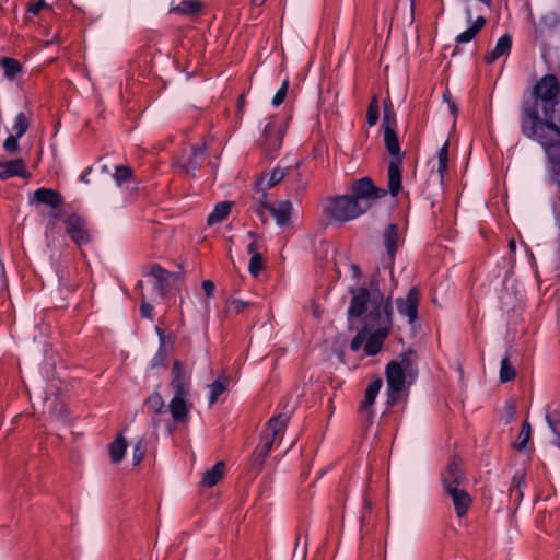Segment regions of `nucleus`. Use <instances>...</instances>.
<instances>
[{
	"mask_svg": "<svg viewBox=\"0 0 560 560\" xmlns=\"http://www.w3.org/2000/svg\"><path fill=\"white\" fill-rule=\"evenodd\" d=\"M368 124L374 126L378 120V103L377 97L373 96L368 108Z\"/></svg>",
	"mask_w": 560,
	"mask_h": 560,
	"instance_id": "42",
	"label": "nucleus"
},
{
	"mask_svg": "<svg viewBox=\"0 0 560 560\" xmlns=\"http://www.w3.org/2000/svg\"><path fill=\"white\" fill-rule=\"evenodd\" d=\"M486 24V19L482 16H479L475 20L472 25L467 28L466 31L462 32L456 36V43L457 44H464L472 40L475 36L481 31V28Z\"/></svg>",
	"mask_w": 560,
	"mask_h": 560,
	"instance_id": "26",
	"label": "nucleus"
},
{
	"mask_svg": "<svg viewBox=\"0 0 560 560\" xmlns=\"http://www.w3.org/2000/svg\"><path fill=\"white\" fill-rule=\"evenodd\" d=\"M264 137H265V149L270 151V152H276L280 147H281V133L280 131L278 130V128H276V126H273V122L270 121L266 125L265 129H264Z\"/></svg>",
	"mask_w": 560,
	"mask_h": 560,
	"instance_id": "20",
	"label": "nucleus"
},
{
	"mask_svg": "<svg viewBox=\"0 0 560 560\" xmlns=\"http://www.w3.org/2000/svg\"><path fill=\"white\" fill-rule=\"evenodd\" d=\"M233 202L231 201H222L215 205L213 211L208 215L207 224L214 225L221 223L230 214Z\"/></svg>",
	"mask_w": 560,
	"mask_h": 560,
	"instance_id": "23",
	"label": "nucleus"
},
{
	"mask_svg": "<svg viewBox=\"0 0 560 560\" xmlns=\"http://www.w3.org/2000/svg\"><path fill=\"white\" fill-rule=\"evenodd\" d=\"M256 3H262L265 0H255Z\"/></svg>",
	"mask_w": 560,
	"mask_h": 560,
	"instance_id": "62",
	"label": "nucleus"
},
{
	"mask_svg": "<svg viewBox=\"0 0 560 560\" xmlns=\"http://www.w3.org/2000/svg\"><path fill=\"white\" fill-rule=\"evenodd\" d=\"M0 63L4 75L9 79H13L21 70V63L12 58H3Z\"/></svg>",
	"mask_w": 560,
	"mask_h": 560,
	"instance_id": "32",
	"label": "nucleus"
},
{
	"mask_svg": "<svg viewBox=\"0 0 560 560\" xmlns=\"http://www.w3.org/2000/svg\"><path fill=\"white\" fill-rule=\"evenodd\" d=\"M420 302V292L413 287L405 298L396 300V307L400 315L406 316L408 323L412 324L418 318V305Z\"/></svg>",
	"mask_w": 560,
	"mask_h": 560,
	"instance_id": "9",
	"label": "nucleus"
},
{
	"mask_svg": "<svg viewBox=\"0 0 560 560\" xmlns=\"http://www.w3.org/2000/svg\"><path fill=\"white\" fill-rule=\"evenodd\" d=\"M382 380L376 378L371 382L365 390L364 400L360 405L359 412L368 420H371L373 417L372 406L374 405V401L382 388Z\"/></svg>",
	"mask_w": 560,
	"mask_h": 560,
	"instance_id": "13",
	"label": "nucleus"
},
{
	"mask_svg": "<svg viewBox=\"0 0 560 560\" xmlns=\"http://www.w3.org/2000/svg\"><path fill=\"white\" fill-rule=\"evenodd\" d=\"M383 238L387 252V257L384 259V265L386 267L392 268L394 265L397 246L400 240L398 226L396 224H389L384 231Z\"/></svg>",
	"mask_w": 560,
	"mask_h": 560,
	"instance_id": "11",
	"label": "nucleus"
},
{
	"mask_svg": "<svg viewBox=\"0 0 560 560\" xmlns=\"http://www.w3.org/2000/svg\"><path fill=\"white\" fill-rule=\"evenodd\" d=\"M290 419L289 413H280L273 418H271L265 428V432L271 434L273 438H279L282 435L288 422Z\"/></svg>",
	"mask_w": 560,
	"mask_h": 560,
	"instance_id": "22",
	"label": "nucleus"
},
{
	"mask_svg": "<svg viewBox=\"0 0 560 560\" xmlns=\"http://www.w3.org/2000/svg\"><path fill=\"white\" fill-rule=\"evenodd\" d=\"M152 424H153V427H158L159 425V422L156 421L155 418H152Z\"/></svg>",
	"mask_w": 560,
	"mask_h": 560,
	"instance_id": "59",
	"label": "nucleus"
},
{
	"mask_svg": "<svg viewBox=\"0 0 560 560\" xmlns=\"http://www.w3.org/2000/svg\"><path fill=\"white\" fill-rule=\"evenodd\" d=\"M288 89H289V81H288V79H285L283 81L281 88L278 90V92L276 93V95L272 98L273 106H279L282 104V102L284 101V98L287 96Z\"/></svg>",
	"mask_w": 560,
	"mask_h": 560,
	"instance_id": "46",
	"label": "nucleus"
},
{
	"mask_svg": "<svg viewBox=\"0 0 560 560\" xmlns=\"http://www.w3.org/2000/svg\"><path fill=\"white\" fill-rule=\"evenodd\" d=\"M172 374L171 387L174 396L168 404V410L173 420L180 423L188 419L192 408V404L188 400L190 395L189 376L184 372L178 361L174 363Z\"/></svg>",
	"mask_w": 560,
	"mask_h": 560,
	"instance_id": "5",
	"label": "nucleus"
},
{
	"mask_svg": "<svg viewBox=\"0 0 560 560\" xmlns=\"http://www.w3.org/2000/svg\"><path fill=\"white\" fill-rule=\"evenodd\" d=\"M149 276L154 280L153 289L150 294L152 296L151 300L154 303L163 301L170 292L173 283L179 279L178 275L170 272L159 265H152L150 267Z\"/></svg>",
	"mask_w": 560,
	"mask_h": 560,
	"instance_id": "7",
	"label": "nucleus"
},
{
	"mask_svg": "<svg viewBox=\"0 0 560 560\" xmlns=\"http://www.w3.org/2000/svg\"><path fill=\"white\" fill-rule=\"evenodd\" d=\"M90 172H91V168H88V170H85V171H84V173H83V174H82V176H81V180H82L83 183H85V184H89V183H90V180H89V178H88V176H89V173H90Z\"/></svg>",
	"mask_w": 560,
	"mask_h": 560,
	"instance_id": "55",
	"label": "nucleus"
},
{
	"mask_svg": "<svg viewBox=\"0 0 560 560\" xmlns=\"http://www.w3.org/2000/svg\"><path fill=\"white\" fill-rule=\"evenodd\" d=\"M30 120L24 113H19L12 126V131L18 137H22L28 129Z\"/></svg>",
	"mask_w": 560,
	"mask_h": 560,
	"instance_id": "34",
	"label": "nucleus"
},
{
	"mask_svg": "<svg viewBox=\"0 0 560 560\" xmlns=\"http://www.w3.org/2000/svg\"><path fill=\"white\" fill-rule=\"evenodd\" d=\"M395 126H396L395 115L390 110L385 109L384 117H383L384 131L387 130L388 128L395 130Z\"/></svg>",
	"mask_w": 560,
	"mask_h": 560,
	"instance_id": "50",
	"label": "nucleus"
},
{
	"mask_svg": "<svg viewBox=\"0 0 560 560\" xmlns=\"http://www.w3.org/2000/svg\"><path fill=\"white\" fill-rule=\"evenodd\" d=\"M366 340V330H365V327L357 334V336L352 339L351 343H350V348L351 350L353 351H358L362 345L365 342Z\"/></svg>",
	"mask_w": 560,
	"mask_h": 560,
	"instance_id": "48",
	"label": "nucleus"
},
{
	"mask_svg": "<svg viewBox=\"0 0 560 560\" xmlns=\"http://www.w3.org/2000/svg\"><path fill=\"white\" fill-rule=\"evenodd\" d=\"M530 438V424L528 422H524L521 432L518 434V441L516 447L518 450H524Z\"/></svg>",
	"mask_w": 560,
	"mask_h": 560,
	"instance_id": "43",
	"label": "nucleus"
},
{
	"mask_svg": "<svg viewBox=\"0 0 560 560\" xmlns=\"http://www.w3.org/2000/svg\"><path fill=\"white\" fill-rule=\"evenodd\" d=\"M142 284H143L142 281H139L138 284H137V288L142 289Z\"/></svg>",
	"mask_w": 560,
	"mask_h": 560,
	"instance_id": "60",
	"label": "nucleus"
},
{
	"mask_svg": "<svg viewBox=\"0 0 560 560\" xmlns=\"http://www.w3.org/2000/svg\"><path fill=\"white\" fill-rule=\"evenodd\" d=\"M252 305L250 302H245L240 299H230L228 301L226 311L233 312L235 314L242 313L245 308L249 307Z\"/></svg>",
	"mask_w": 560,
	"mask_h": 560,
	"instance_id": "40",
	"label": "nucleus"
},
{
	"mask_svg": "<svg viewBox=\"0 0 560 560\" xmlns=\"http://www.w3.org/2000/svg\"><path fill=\"white\" fill-rule=\"evenodd\" d=\"M261 207L269 210L279 226L289 224L293 211V205L290 200H282L277 205L262 203Z\"/></svg>",
	"mask_w": 560,
	"mask_h": 560,
	"instance_id": "12",
	"label": "nucleus"
},
{
	"mask_svg": "<svg viewBox=\"0 0 560 560\" xmlns=\"http://www.w3.org/2000/svg\"><path fill=\"white\" fill-rule=\"evenodd\" d=\"M200 9V3L197 1H183L180 2L174 11L183 14L195 13Z\"/></svg>",
	"mask_w": 560,
	"mask_h": 560,
	"instance_id": "41",
	"label": "nucleus"
},
{
	"mask_svg": "<svg viewBox=\"0 0 560 560\" xmlns=\"http://www.w3.org/2000/svg\"><path fill=\"white\" fill-rule=\"evenodd\" d=\"M516 373H515V369L514 366L510 363V358L509 355H506L505 358L502 359L501 361V366H500V381L503 382V383H506V382H510L512 381L514 377H515Z\"/></svg>",
	"mask_w": 560,
	"mask_h": 560,
	"instance_id": "33",
	"label": "nucleus"
},
{
	"mask_svg": "<svg viewBox=\"0 0 560 560\" xmlns=\"http://www.w3.org/2000/svg\"><path fill=\"white\" fill-rule=\"evenodd\" d=\"M512 47V37L509 34H504L499 38L494 48L488 52L485 57L486 62L492 63L500 57L510 52Z\"/></svg>",
	"mask_w": 560,
	"mask_h": 560,
	"instance_id": "19",
	"label": "nucleus"
},
{
	"mask_svg": "<svg viewBox=\"0 0 560 560\" xmlns=\"http://www.w3.org/2000/svg\"><path fill=\"white\" fill-rule=\"evenodd\" d=\"M288 171H291V166H278L270 173L261 174L258 180L256 182L257 189L264 191L266 189L275 187L288 175Z\"/></svg>",
	"mask_w": 560,
	"mask_h": 560,
	"instance_id": "14",
	"label": "nucleus"
},
{
	"mask_svg": "<svg viewBox=\"0 0 560 560\" xmlns=\"http://www.w3.org/2000/svg\"><path fill=\"white\" fill-rule=\"evenodd\" d=\"M225 465L223 462H218L210 470H207L202 475L201 482L206 487H213L224 476Z\"/></svg>",
	"mask_w": 560,
	"mask_h": 560,
	"instance_id": "25",
	"label": "nucleus"
},
{
	"mask_svg": "<svg viewBox=\"0 0 560 560\" xmlns=\"http://www.w3.org/2000/svg\"><path fill=\"white\" fill-rule=\"evenodd\" d=\"M352 299L348 308L350 319L364 317L366 340L364 351L368 355L376 354L386 339L392 325L390 295L385 299L374 281L371 291L365 288L351 290Z\"/></svg>",
	"mask_w": 560,
	"mask_h": 560,
	"instance_id": "1",
	"label": "nucleus"
},
{
	"mask_svg": "<svg viewBox=\"0 0 560 560\" xmlns=\"http://www.w3.org/2000/svg\"><path fill=\"white\" fill-rule=\"evenodd\" d=\"M33 198L38 203H44L51 208H58L62 203L60 194L51 188H38L34 191Z\"/></svg>",
	"mask_w": 560,
	"mask_h": 560,
	"instance_id": "18",
	"label": "nucleus"
},
{
	"mask_svg": "<svg viewBox=\"0 0 560 560\" xmlns=\"http://www.w3.org/2000/svg\"><path fill=\"white\" fill-rule=\"evenodd\" d=\"M66 231L71 240L78 245L86 244L90 242V233L86 222L83 218L77 214H71L65 220Z\"/></svg>",
	"mask_w": 560,
	"mask_h": 560,
	"instance_id": "10",
	"label": "nucleus"
},
{
	"mask_svg": "<svg viewBox=\"0 0 560 560\" xmlns=\"http://www.w3.org/2000/svg\"><path fill=\"white\" fill-rule=\"evenodd\" d=\"M535 103H530L537 109L540 106L542 122L558 121L560 124V90L558 80L553 74L542 77L534 88ZM529 104V102H524Z\"/></svg>",
	"mask_w": 560,
	"mask_h": 560,
	"instance_id": "4",
	"label": "nucleus"
},
{
	"mask_svg": "<svg viewBox=\"0 0 560 560\" xmlns=\"http://www.w3.org/2000/svg\"><path fill=\"white\" fill-rule=\"evenodd\" d=\"M408 374L401 371V368L396 363H388L386 368V381H387V395L388 402L394 405L400 397V394L405 389L406 380Z\"/></svg>",
	"mask_w": 560,
	"mask_h": 560,
	"instance_id": "8",
	"label": "nucleus"
},
{
	"mask_svg": "<svg viewBox=\"0 0 560 560\" xmlns=\"http://www.w3.org/2000/svg\"><path fill=\"white\" fill-rule=\"evenodd\" d=\"M262 269H264L262 255H261V253H255L254 256L250 257L249 272L254 277H257Z\"/></svg>",
	"mask_w": 560,
	"mask_h": 560,
	"instance_id": "39",
	"label": "nucleus"
},
{
	"mask_svg": "<svg viewBox=\"0 0 560 560\" xmlns=\"http://www.w3.org/2000/svg\"><path fill=\"white\" fill-rule=\"evenodd\" d=\"M127 450V442L122 435H118L109 445V456L113 463H120Z\"/></svg>",
	"mask_w": 560,
	"mask_h": 560,
	"instance_id": "27",
	"label": "nucleus"
},
{
	"mask_svg": "<svg viewBox=\"0 0 560 560\" xmlns=\"http://www.w3.org/2000/svg\"><path fill=\"white\" fill-rule=\"evenodd\" d=\"M526 487L524 475H515L513 479V486L511 488V494L515 493L517 500L523 499V490Z\"/></svg>",
	"mask_w": 560,
	"mask_h": 560,
	"instance_id": "38",
	"label": "nucleus"
},
{
	"mask_svg": "<svg viewBox=\"0 0 560 560\" xmlns=\"http://www.w3.org/2000/svg\"><path fill=\"white\" fill-rule=\"evenodd\" d=\"M228 386V378L221 376L218 380H215L213 383H211L209 388V406H212L215 404L218 398L221 394H223L226 390Z\"/></svg>",
	"mask_w": 560,
	"mask_h": 560,
	"instance_id": "28",
	"label": "nucleus"
},
{
	"mask_svg": "<svg viewBox=\"0 0 560 560\" xmlns=\"http://www.w3.org/2000/svg\"><path fill=\"white\" fill-rule=\"evenodd\" d=\"M272 446L273 442H269L268 436H261L260 444L254 452V462L256 465H262Z\"/></svg>",
	"mask_w": 560,
	"mask_h": 560,
	"instance_id": "29",
	"label": "nucleus"
},
{
	"mask_svg": "<svg viewBox=\"0 0 560 560\" xmlns=\"http://www.w3.org/2000/svg\"><path fill=\"white\" fill-rule=\"evenodd\" d=\"M205 145L194 147L190 156L185 161H179L178 166L183 173L189 176H195L196 170H198L205 161Z\"/></svg>",
	"mask_w": 560,
	"mask_h": 560,
	"instance_id": "15",
	"label": "nucleus"
},
{
	"mask_svg": "<svg viewBox=\"0 0 560 560\" xmlns=\"http://www.w3.org/2000/svg\"><path fill=\"white\" fill-rule=\"evenodd\" d=\"M558 121L542 122L534 105L521 107L520 126L522 133L539 142L552 164L550 180L560 188V127Z\"/></svg>",
	"mask_w": 560,
	"mask_h": 560,
	"instance_id": "2",
	"label": "nucleus"
},
{
	"mask_svg": "<svg viewBox=\"0 0 560 560\" xmlns=\"http://www.w3.org/2000/svg\"><path fill=\"white\" fill-rule=\"evenodd\" d=\"M467 15L469 19L471 18V12L469 10H467Z\"/></svg>",
	"mask_w": 560,
	"mask_h": 560,
	"instance_id": "61",
	"label": "nucleus"
},
{
	"mask_svg": "<svg viewBox=\"0 0 560 560\" xmlns=\"http://www.w3.org/2000/svg\"><path fill=\"white\" fill-rule=\"evenodd\" d=\"M307 183H308V180L306 177H304L301 173L296 174V179H295V189L296 190L305 189L307 186Z\"/></svg>",
	"mask_w": 560,
	"mask_h": 560,
	"instance_id": "52",
	"label": "nucleus"
},
{
	"mask_svg": "<svg viewBox=\"0 0 560 560\" xmlns=\"http://www.w3.org/2000/svg\"><path fill=\"white\" fill-rule=\"evenodd\" d=\"M261 436H268L269 442H275L277 438H273L271 434H268L267 432H262Z\"/></svg>",
	"mask_w": 560,
	"mask_h": 560,
	"instance_id": "57",
	"label": "nucleus"
},
{
	"mask_svg": "<svg viewBox=\"0 0 560 560\" xmlns=\"http://www.w3.org/2000/svg\"><path fill=\"white\" fill-rule=\"evenodd\" d=\"M49 5L45 0H37L28 5L27 11L34 15H37L42 10L48 9Z\"/></svg>",
	"mask_w": 560,
	"mask_h": 560,
	"instance_id": "51",
	"label": "nucleus"
},
{
	"mask_svg": "<svg viewBox=\"0 0 560 560\" xmlns=\"http://www.w3.org/2000/svg\"><path fill=\"white\" fill-rule=\"evenodd\" d=\"M145 455L144 440L141 438L133 446L132 460L133 465H139Z\"/></svg>",
	"mask_w": 560,
	"mask_h": 560,
	"instance_id": "44",
	"label": "nucleus"
},
{
	"mask_svg": "<svg viewBox=\"0 0 560 560\" xmlns=\"http://www.w3.org/2000/svg\"><path fill=\"white\" fill-rule=\"evenodd\" d=\"M509 247H510V249H511L512 252H514V250L516 249V243H515V241H514V240H511V241L509 242Z\"/></svg>",
	"mask_w": 560,
	"mask_h": 560,
	"instance_id": "56",
	"label": "nucleus"
},
{
	"mask_svg": "<svg viewBox=\"0 0 560 560\" xmlns=\"http://www.w3.org/2000/svg\"><path fill=\"white\" fill-rule=\"evenodd\" d=\"M247 236L252 238V242L247 246V252L252 256H254L255 253H261L262 245L257 241L256 234L254 232H248Z\"/></svg>",
	"mask_w": 560,
	"mask_h": 560,
	"instance_id": "47",
	"label": "nucleus"
},
{
	"mask_svg": "<svg viewBox=\"0 0 560 560\" xmlns=\"http://www.w3.org/2000/svg\"><path fill=\"white\" fill-rule=\"evenodd\" d=\"M447 162H448V142H445L439 151L438 172L440 173L441 177H443L444 173L447 170Z\"/></svg>",
	"mask_w": 560,
	"mask_h": 560,
	"instance_id": "37",
	"label": "nucleus"
},
{
	"mask_svg": "<svg viewBox=\"0 0 560 560\" xmlns=\"http://www.w3.org/2000/svg\"><path fill=\"white\" fill-rule=\"evenodd\" d=\"M385 195L386 190L375 187L370 178L364 177L353 184L350 196L343 195L327 199L324 212L336 221H350L366 212L373 201Z\"/></svg>",
	"mask_w": 560,
	"mask_h": 560,
	"instance_id": "3",
	"label": "nucleus"
},
{
	"mask_svg": "<svg viewBox=\"0 0 560 560\" xmlns=\"http://www.w3.org/2000/svg\"><path fill=\"white\" fill-rule=\"evenodd\" d=\"M390 363L398 364V366L401 368V371L406 372L411 380L417 374L415 353L411 350L402 352L397 360L392 361Z\"/></svg>",
	"mask_w": 560,
	"mask_h": 560,
	"instance_id": "24",
	"label": "nucleus"
},
{
	"mask_svg": "<svg viewBox=\"0 0 560 560\" xmlns=\"http://www.w3.org/2000/svg\"><path fill=\"white\" fill-rule=\"evenodd\" d=\"M384 141L387 151L394 158L388 165V191L392 196H397L401 188V161L404 154L400 151V144L394 129L384 131Z\"/></svg>",
	"mask_w": 560,
	"mask_h": 560,
	"instance_id": "6",
	"label": "nucleus"
},
{
	"mask_svg": "<svg viewBox=\"0 0 560 560\" xmlns=\"http://www.w3.org/2000/svg\"><path fill=\"white\" fill-rule=\"evenodd\" d=\"M131 168L128 166H117L115 170L114 178L118 185L131 177Z\"/></svg>",
	"mask_w": 560,
	"mask_h": 560,
	"instance_id": "45",
	"label": "nucleus"
},
{
	"mask_svg": "<svg viewBox=\"0 0 560 560\" xmlns=\"http://www.w3.org/2000/svg\"><path fill=\"white\" fill-rule=\"evenodd\" d=\"M20 137H18L16 135L12 133L10 135L4 143H3V147L4 149L8 151V152H11V153H14L19 150V143H18V139Z\"/></svg>",
	"mask_w": 560,
	"mask_h": 560,
	"instance_id": "49",
	"label": "nucleus"
},
{
	"mask_svg": "<svg viewBox=\"0 0 560 560\" xmlns=\"http://www.w3.org/2000/svg\"><path fill=\"white\" fill-rule=\"evenodd\" d=\"M546 419L555 435L552 439V444L560 448V410H555L552 413H547Z\"/></svg>",
	"mask_w": 560,
	"mask_h": 560,
	"instance_id": "30",
	"label": "nucleus"
},
{
	"mask_svg": "<svg viewBox=\"0 0 560 560\" xmlns=\"http://www.w3.org/2000/svg\"><path fill=\"white\" fill-rule=\"evenodd\" d=\"M145 407L149 411L158 415L164 411L165 402L159 393H153L147 398Z\"/></svg>",
	"mask_w": 560,
	"mask_h": 560,
	"instance_id": "31",
	"label": "nucleus"
},
{
	"mask_svg": "<svg viewBox=\"0 0 560 560\" xmlns=\"http://www.w3.org/2000/svg\"><path fill=\"white\" fill-rule=\"evenodd\" d=\"M25 166L21 159L0 162V178L8 179L13 176H24Z\"/></svg>",
	"mask_w": 560,
	"mask_h": 560,
	"instance_id": "21",
	"label": "nucleus"
},
{
	"mask_svg": "<svg viewBox=\"0 0 560 560\" xmlns=\"http://www.w3.org/2000/svg\"><path fill=\"white\" fill-rule=\"evenodd\" d=\"M480 2L485 3L486 5L490 7L492 1L491 0H479Z\"/></svg>",
	"mask_w": 560,
	"mask_h": 560,
	"instance_id": "58",
	"label": "nucleus"
},
{
	"mask_svg": "<svg viewBox=\"0 0 560 560\" xmlns=\"http://www.w3.org/2000/svg\"><path fill=\"white\" fill-rule=\"evenodd\" d=\"M443 97H444V100L447 102V105H448V109H450V112H451L453 115H456V114H457V107H456V104L454 103V101H452V100L450 98V92H448V91L444 92Z\"/></svg>",
	"mask_w": 560,
	"mask_h": 560,
	"instance_id": "54",
	"label": "nucleus"
},
{
	"mask_svg": "<svg viewBox=\"0 0 560 560\" xmlns=\"http://www.w3.org/2000/svg\"><path fill=\"white\" fill-rule=\"evenodd\" d=\"M446 492L448 495H451L453 500V504L457 516L463 517L471 503L469 494L464 489L460 488H455Z\"/></svg>",
	"mask_w": 560,
	"mask_h": 560,
	"instance_id": "17",
	"label": "nucleus"
},
{
	"mask_svg": "<svg viewBox=\"0 0 560 560\" xmlns=\"http://www.w3.org/2000/svg\"><path fill=\"white\" fill-rule=\"evenodd\" d=\"M560 24V15L556 11L546 12L540 18V25L546 30H553Z\"/></svg>",
	"mask_w": 560,
	"mask_h": 560,
	"instance_id": "35",
	"label": "nucleus"
},
{
	"mask_svg": "<svg viewBox=\"0 0 560 560\" xmlns=\"http://www.w3.org/2000/svg\"><path fill=\"white\" fill-rule=\"evenodd\" d=\"M462 480L463 475L459 468V463L457 462V459H453L442 475V482L445 491L459 488Z\"/></svg>",
	"mask_w": 560,
	"mask_h": 560,
	"instance_id": "16",
	"label": "nucleus"
},
{
	"mask_svg": "<svg viewBox=\"0 0 560 560\" xmlns=\"http://www.w3.org/2000/svg\"><path fill=\"white\" fill-rule=\"evenodd\" d=\"M202 289L207 296H212L214 292V283L210 280H205L202 282Z\"/></svg>",
	"mask_w": 560,
	"mask_h": 560,
	"instance_id": "53",
	"label": "nucleus"
},
{
	"mask_svg": "<svg viewBox=\"0 0 560 560\" xmlns=\"http://www.w3.org/2000/svg\"><path fill=\"white\" fill-rule=\"evenodd\" d=\"M152 296L147 295L144 292H141V306L140 311L143 317L153 319V305H152Z\"/></svg>",
	"mask_w": 560,
	"mask_h": 560,
	"instance_id": "36",
	"label": "nucleus"
}]
</instances>
